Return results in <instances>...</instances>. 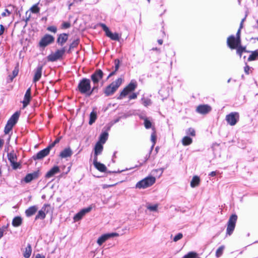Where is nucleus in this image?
I'll use <instances>...</instances> for the list:
<instances>
[{
    "instance_id": "f257e3e1",
    "label": "nucleus",
    "mask_w": 258,
    "mask_h": 258,
    "mask_svg": "<svg viewBox=\"0 0 258 258\" xmlns=\"http://www.w3.org/2000/svg\"><path fill=\"white\" fill-rule=\"evenodd\" d=\"M78 89L82 94H85L89 96L92 94L95 87L91 89L90 80L88 79L84 78L79 83Z\"/></svg>"
},
{
    "instance_id": "f03ea898",
    "label": "nucleus",
    "mask_w": 258,
    "mask_h": 258,
    "mask_svg": "<svg viewBox=\"0 0 258 258\" xmlns=\"http://www.w3.org/2000/svg\"><path fill=\"white\" fill-rule=\"evenodd\" d=\"M156 181V178L153 176H148L138 182L136 185L137 188H146L152 186Z\"/></svg>"
},
{
    "instance_id": "7ed1b4c3",
    "label": "nucleus",
    "mask_w": 258,
    "mask_h": 258,
    "mask_svg": "<svg viewBox=\"0 0 258 258\" xmlns=\"http://www.w3.org/2000/svg\"><path fill=\"white\" fill-rule=\"evenodd\" d=\"M122 82V79L119 78L108 85L104 90V93L105 95L106 96H109L113 94L117 89L121 85Z\"/></svg>"
},
{
    "instance_id": "20e7f679",
    "label": "nucleus",
    "mask_w": 258,
    "mask_h": 258,
    "mask_svg": "<svg viewBox=\"0 0 258 258\" xmlns=\"http://www.w3.org/2000/svg\"><path fill=\"white\" fill-rule=\"evenodd\" d=\"M137 87V83L135 80H132L130 84L126 86L120 92L118 97V99H122L131 92L134 91Z\"/></svg>"
},
{
    "instance_id": "39448f33",
    "label": "nucleus",
    "mask_w": 258,
    "mask_h": 258,
    "mask_svg": "<svg viewBox=\"0 0 258 258\" xmlns=\"http://www.w3.org/2000/svg\"><path fill=\"white\" fill-rule=\"evenodd\" d=\"M19 115L20 113L18 112H16L8 120L4 130L5 134H9L12 130L13 127L17 122Z\"/></svg>"
},
{
    "instance_id": "423d86ee",
    "label": "nucleus",
    "mask_w": 258,
    "mask_h": 258,
    "mask_svg": "<svg viewBox=\"0 0 258 258\" xmlns=\"http://www.w3.org/2000/svg\"><path fill=\"white\" fill-rule=\"evenodd\" d=\"M237 220V216L236 214H232L229 218L226 229L227 234L230 235L233 232Z\"/></svg>"
},
{
    "instance_id": "0eeeda50",
    "label": "nucleus",
    "mask_w": 258,
    "mask_h": 258,
    "mask_svg": "<svg viewBox=\"0 0 258 258\" xmlns=\"http://www.w3.org/2000/svg\"><path fill=\"white\" fill-rule=\"evenodd\" d=\"M240 44V38H236L234 35H231L227 38V44L232 49H235Z\"/></svg>"
},
{
    "instance_id": "6e6552de",
    "label": "nucleus",
    "mask_w": 258,
    "mask_h": 258,
    "mask_svg": "<svg viewBox=\"0 0 258 258\" xmlns=\"http://www.w3.org/2000/svg\"><path fill=\"white\" fill-rule=\"evenodd\" d=\"M239 114L237 112H233L228 114L226 116V120L230 125H234L239 120Z\"/></svg>"
},
{
    "instance_id": "1a4fd4ad",
    "label": "nucleus",
    "mask_w": 258,
    "mask_h": 258,
    "mask_svg": "<svg viewBox=\"0 0 258 258\" xmlns=\"http://www.w3.org/2000/svg\"><path fill=\"white\" fill-rule=\"evenodd\" d=\"M7 156L13 169H16L20 167V164L17 162V155L14 151L8 153Z\"/></svg>"
},
{
    "instance_id": "9d476101",
    "label": "nucleus",
    "mask_w": 258,
    "mask_h": 258,
    "mask_svg": "<svg viewBox=\"0 0 258 258\" xmlns=\"http://www.w3.org/2000/svg\"><path fill=\"white\" fill-rule=\"evenodd\" d=\"M65 49L64 48L57 50L54 53L49 54L47 56V59L49 61H55L60 58L64 54Z\"/></svg>"
},
{
    "instance_id": "9b49d317",
    "label": "nucleus",
    "mask_w": 258,
    "mask_h": 258,
    "mask_svg": "<svg viewBox=\"0 0 258 258\" xmlns=\"http://www.w3.org/2000/svg\"><path fill=\"white\" fill-rule=\"evenodd\" d=\"M118 236L119 234L116 232L104 234L98 238L97 243L99 246H101L108 239L114 237H118Z\"/></svg>"
},
{
    "instance_id": "f8f14e48",
    "label": "nucleus",
    "mask_w": 258,
    "mask_h": 258,
    "mask_svg": "<svg viewBox=\"0 0 258 258\" xmlns=\"http://www.w3.org/2000/svg\"><path fill=\"white\" fill-rule=\"evenodd\" d=\"M101 26L105 31L106 35L113 40H119L120 36L117 33H112L109 28L104 24H101Z\"/></svg>"
},
{
    "instance_id": "ddd939ff",
    "label": "nucleus",
    "mask_w": 258,
    "mask_h": 258,
    "mask_svg": "<svg viewBox=\"0 0 258 258\" xmlns=\"http://www.w3.org/2000/svg\"><path fill=\"white\" fill-rule=\"evenodd\" d=\"M54 40V38L50 35L46 34L42 38L39 42V45L41 47H45L52 43Z\"/></svg>"
},
{
    "instance_id": "4468645a",
    "label": "nucleus",
    "mask_w": 258,
    "mask_h": 258,
    "mask_svg": "<svg viewBox=\"0 0 258 258\" xmlns=\"http://www.w3.org/2000/svg\"><path fill=\"white\" fill-rule=\"evenodd\" d=\"M50 207V205L45 204L42 207L41 209L39 210L35 217V220L44 219L46 217V213L48 212V208Z\"/></svg>"
},
{
    "instance_id": "2eb2a0df",
    "label": "nucleus",
    "mask_w": 258,
    "mask_h": 258,
    "mask_svg": "<svg viewBox=\"0 0 258 258\" xmlns=\"http://www.w3.org/2000/svg\"><path fill=\"white\" fill-rule=\"evenodd\" d=\"M103 72L99 69L96 70L94 73H93L91 76V78L92 80L94 85L97 84L99 81L103 78Z\"/></svg>"
},
{
    "instance_id": "dca6fc26",
    "label": "nucleus",
    "mask_w": 258,
    "mask_h": 258,
    "mask_svg": "<svg viewBox=\"0 0 258 258\" xmlns=\"http://www.w3.org/2000/svg\"><path fill=\"white\" fill-rule=\"evenodd\" d=\"M50 150V149L48 147H47V148L40 151L35 155L33 156V159L36 160L43 159L49 154Z\"/></svg>"
},
{
    "instance_id": "f3484780",
    "label": "nucleus",
    "mask_w": 258,
    "mask_h": 258,
    "mask_svg": "<svg viewBox=\"0 0 258 258\" xmlns=\"http://www.w3.org/2000/svg\"><path fill=\"white\" fill-rule=\"evenodd\" d=\"M91 207H88L87 208L81 210L79 212L77 213L74 217V220L75 221H78L81 220L87 213L90 212L91 210Z\"/></svg>"
},
{
    "instance_id": "a211bd4d",
    "label": "nucleus",
    "mask_w": 258,
    "mask_h": 258,
    "mask_svg": "<svg viewBox=\"0 0 258 258\" xmlns=\"http://www.w3.org/2000/svg\"><path fill=\"white\" fill-rule=\"evenodd\" d=\"M211 107L208 105H200L196 109V111L198 113L203 114H207L211 111Z\"/></svg>"
},
{
    "instance_id": "6ab92c4d",
    "label": "nucleus",
    "mask_w": 258,
    "mask_h": 258,
    "mask_svg": "<svg viewBox=\"0 0 258 258\" xmlns=\"http://www.w3.org/2000/svg\"><path fill=\"white\" fill-rule=\"evenodd\" d=\"M39 175V171H35L33 173L28 174L26 175L24 180L26 183L31 182L32 180L36 179Z\"/></svg>"
},
{
    "instance_id": "aec40b11",
    "label": "nucleus",
    "mask_w": 258,
    "mask_h": 258,
    "mask_svg": "<svg viewBox=\"0 0 258 258\" xmlns=\"http://www.w3.org/2000/svg\"><path fill=\"white\" fill-rule=\"evenodd\" d=\"M31 98V88H29L26 91L24 99L22 101L23 108H25L29 104Z\"/></svg>"
},
{
    "instance_id": "412c9836",
    "label": "nucleus",
    "mask_w": 258,
    "mask_h": 258,
    "mask_svg": "<svg viewBox=\"0 0 258 258\" xmlns=\"http://www.w3.org/2000/svg\"><path fill=\"white\" fill-rule=\"evenodd\" d=\"M42 71V66H38L35 70L34 76L33 81L34 83L38 81L41 77Z\"/></svg>"
},
{
    "instance_id": "4be33fe9",
    "label": "nucleus",
    "mask_w": 258,
    "mask_h": 258,
    "mask_svg": "<svg viewBox=\"0 0 258 258\" xmlns=\"http://www.w3.org/2000/svg\"><path fill=\"white\" fill-rule=\"evenodd\" d=\"M93 164L95 167L101 172H105L107 169L104 164L97 161V157L94 158Z\"/></svg>"
},
{
    "instance_id": "5701e85b",
    "label": "nucleus",
    "mask_w": 258,
    "mask_h": 258,
    "mask_svg": "<svg viewBox=\"0 0 258 258\" xmlns=\"http://www.w3.org/2000/svg\"><path fill=\"white\" fill-rule=\"evenodd\" d=\"M59 168L57 166H53L51 169H50L46 174L45 177L47 178H49L53 176L56 173H58L59 172Z\"/></svg>"
},
{
    "instance_id": "b1692460",
    "label": "nucleus",
    "mask_w": 258,
    "mask_h": 258,
    "mask_svg": "<svg viewBox=\"0 0 258 258\" xmlns=\"http://www.w3.org/2000/svg\"><path fill=\"white\" fill-rule=\"evenodd\" d=\"M16 11V8L13 5H9L7 8L5 9V12L2 13V16L3 17L9 16L13 12Z\"/></svg>"
},
{
    "instance_id": "393cba45",
    "label": "nucleus",
    "mask_w": 258,
    "mask_h": 258,
    "mask_svg": "<svg viewBox=\"0 0 258 258\" xmlns=\"http://www.w3.org/2000/svg\"><path fill=\"white\" fill-rule=\"evenodd\" d=\"M73 154V152L70 147L65 148L59 154V156L62 158H65L71 157Z\"/></svg>"
},
{
    "instance_id": "a878e982",
    "label": "nucleus",
    "mask_w": 258,
    "mask_h": 258,
    "mask_svg": "<svg viewBox=\"0 0 258 258\" xmlns=\"http://www.w3.org/2000/svg\"><path fill=\"white\" fill-rule=\"evenodd\" d=\"M68 39V35L66 33H62L58 36L57 39V42L62 46L67 41Z\"/></svg>"
},
{
    "instance_id": "bb28decb",
    "label": "nucleus",
    "mask_w": 258,
    "mask_h": 258,
    "mask_svg": "<svg viewBox=\"0 0 258 258\" xmlns=\"http://www.w3.org/2000/svg\"><path fill=\"white\" fill-rule=\"evenodd\" d=\"M38 208L36 206L30 207L25 211V214L27 217H31L36 212Z\"/></svg>"
},
{
    "instance_id": "cd10ccee",
    "label": "nucleus",
    "mask_w": 258,
    "mask_h": 258,
    "mask_svg": "<svg viewBox=\"0 0 258 258\" xmlns=\"http://www.w3.org/2000/svg\"><path fill=\"white\" fill-rule=\"evenodd\" d=\"M103 149V145L100 143H97L94 148V157H97V156L102 152Z\"/></svg>"
},
{
    "instance_id": "c85d7f7f",
    "label": "nucleus",
    "mask_w": 258,
    "mask_h": 258,
    "mask_svg": "<svg viewBox=\"0 0 258 258\" xmlns=\"http://www.w3.org/2000/svg\"><path fill=\"white\" fill-rule=\"evenodd\" d=\"M200 182V177L197 175L194 176L190 181V186L192 188L198 186L199 185Z\"/></svg>"
},
{
    "instance_id": "c756f323",
    "label": "nucleus",
    "mask_w": 258,
    "mask_h": 258,
    "mask_svg": "<svg viewBox=\"0 0 258 258\" xmlns=\"http://www.w3.org/2000/svg\"><path fill=\"white\" fill-rule=\"evenodd\" d=\"M32 253V248L31 245L28 244L25 248L23 252V256L25 258H29Z\"/></svg>"
},
{
    "instance_id": "7c9ffc66",
    "label": "nucleus",
    "mask_w": 258,
    "mask_h": 258,
    "mask_svg": "<svg viewBox=\"0 0 258 258\" xmlns=\"http://www.w3.org/2000/svg\"><path fill=\"white\" fill-rule=\"evenodd\" d=\"M22 219L20 216L15 217L12 221V225L14 227H18L22 224Z\"/></svg>"
},
{
    "instance_id": "2f4dec72",
    "label": "nucleus",
    "mask_w": 258,
    "mask_h": 258,
    "mask_svg": "<svg viewBox=\"0 0 258 258\" xmlns=\"http://www.w3.org/2000/svg\"><path fill=\"white\" fill-rule=\"evenodd\" d=\"M108 134L106 132L102 133L99 137V141L97 143H100L101 144H104L108 139Z\"/></svg>"
},
{
    "instance_id": "473e14b6",
    "label": "nucleus",
    "mask_w": 258,
    "mask_h": 258,
    "mask_svg": "<svg viewBox=\"0 0 258 258\" xmlns=\"http://www.w3.org/2000/svg\"><path fill=\"white\" fill-rule=\"evenodd\" d=\"M152 129L153 132L151 136V140L153 144L151 147V150H153L156 142V134L155 128L154 127H152Z\"/></svg>"
},
{
    "instance_id": "72a5a7b5",
    "label": "nucleus",
    "mask_w": 258,
    "mask_h": 258,
    "mask_svg": "<svg viewBox=\"0 0 258 258\" xmlns=\"http://www.w3.org/2000/svg\"><path fill=\"white\" fill-rule=\"evenodd\" d=\"M181 142L183 146H188L192 143V140L191 138L189 137L188 136H185L182 138Z\"/></svg>"
},
{
    "instance_id": "f704fd0d",
    "label": "nucleus",
    "mask_w": 258,
    "mask_h": 258,
    "mask_svg": "<svg viewBox=\"0 0 258 258\" xmlns=\"http://www.w3.org/2000/svg\"><path fill=\"white\" fill-rule=\"evenodd\" d=\"M97 118V112L96 111H93L91 112L90 114V117H89V124H92V123H93L96 119Z\"/></svg>"
},
{
    "instance_id": "c9c22d12",
    "label": "nucleus",
    "mask_w": 258,
    "mask_h": 258,
    "mask_svg": "<svg viewBox=\"0 0 258 258\" xmlns=\"http://www.w3.org/2000/svg\"><path fill=\"white\" fill-rule=\"evenodd\" d=\"M258 59V50L252 51L251 54L249 56L247 60L248 61H252Z\"/></svg>"
},
{
    "instance_id": "e433bc0d",
    "label": "nucleus",
    "mask_w": 258,
    "mask_h": 258,
    "mask_svg": "<svg viewBox=\"0 0 258 258\" xmlns=\"http://www.w3.org/2000/svg\"><path fill=\"white\" fill-rule=\"evenodd\" d=\"M39 3L33 5L30 9V11L34 14L39 13L40 12V8L38 7Z\"/></svg>"
},
{
    "instance_id": "4c0bfd02",
    "label": "nucleus",
    "mask_w": 258,
    "mask_h": 258,
    "mask_svg": "<svg viewBox=\"0 0 258 258\" xmlns=\"http://www.w3.org/2000/svg\"><path fill=\"white\" fill-rule=\"evenodd\" d=\"M225 249V246L224 245H221L216 250V256L217 257H220L223 253V251H224V250Z\"/></svg>"
},
{
    "instance_id": "58836bf2",
    "label": "nucleus",
    "mask_w": 258,
    "mask_h": 258,
    "mask_svg": "<svg viewBox=\"0 0 258 258\" xmlns=\"http://www.w3.org/2000/svg\"><path fill=\"white\" fill-rule=\"evenodd\" d=\"M235 49L237 50V53L240 55V56H241L242 53L244 51H245V47H243L241 45V44L238 45L237 47H236Z\"/></svg>"
},
{
    "instance_id": "ea45409f",
    "label": "nucleus",
    "mask_w": 258,
    "mask_h": 258,
    "mask_svg": "<svg viewBox=\"0 0 258 258\" xmlns=\"http://www.w3.org/2000/svg\"><path fill=\"white\" fill-rule=\"evenodd\" d=\"M144 120V125L145 127L147 128H150L152 127V123L146 117L143 118Z\"/></svg>"
},
{
    "instance_id": "a19ab883",
    "label": "nucleus",
    "mask_w": 258,
    "mask_h": 258,
    "mask_svg": "<svg viewBox=\"0 0 258 258\" xmlns=\"http://www.w3.org/2000/svg\"><path fill=\"white\" fill-rule=\"evenodd\" d=\"M158 207V204H155V205H148L147 206V209L151 211H157Z\"/></svg>"
},
{
    "instance_id": "79ce46f5",
    "label": "nucleus",
    "mask_w": 258,
    "mask_h": 258,
    "mask_svg": "<svg viewBox=\"0 0 258 258\" xmlns=\"http://www.w3.org/2000/svg\"><path fill=\"white\" fill-rule=\"evenodd\" d=\"M186 134L187 135H190L192 137H195L196 136V132L194 128H189L186 131Z\"/></svg>"
},
{
    "instance_id": "37998d69",
    "label": "nucleus",
    "mask_w": 258,
    "mask_h": 258,
    "mask_svg": "<svg viewBox=\"0 0 258 258\" xmlns=\"http://www.w3.org/2000/svg\"><path fill=\"white\" fill-rule=\"evenodd\" d=\"M197 256V253L195 252H190L183 256V258H195Z\"/></svg>"
},
{
    "instance_id": "c03bdc74",
    "label": "nucleus",
    "mask_w": 258,
    "mask_h": 258,
    "mask_svg": "<svg viewBox=\"0 0 258 258\" xmlns=\"http://www.w3.org/2000/svg\"><path fill=\"white\" fill-rule=\"evenodd\" d=\"M143 104L145 106H148L152 104L151 100L150 99H143Z\"/></svg>"
},
{
    "instance_id": "a18cd8bd",
    "label": "nucleus",
    "mask_w": 258,
    "mask_h": 258,
    "mask_svg": "<svg viewBox=\"0 0 258 258\" xmlns=\"http://www.w3.org/2000/svg\"><path fill=\"white\" fill-rule=\"evenodd\" d=\"M182 234L181 233H179L174 237L173 241L176 242L178 240L181 239L182 238Z\"/></svg>"
},
{
    "instance_id": "49530a36",
    "label": "nucleus",
    "mask_w": 258,
    "mask_h": 258,
    "mask_svg": "<svg viewBox=\"0 0 258 258\" xmlns=\"http://www.w3.org/2000/svg\"><path fill=\"white\" fill-rule=\"evenodd\" d=\"M60 141V138H57L55 140V141L52 143L51 144H50L48 147H49V148L50 149H51L52 148H53L55 145V144L58 143Z\"/></svg>"
},
{
    "instance_id": "de8ad7c7",
    "label": "nucleus",
    "mask_w": 258,
    "mask_h": 258,
    "mask_svg": "<svg viewBox=\"0 0 258 258\" xmlns=\"http://www.w3.org/2000/svg\"><path fill=\"white\" fill-rule=\"evenodd\" d=\"M18 72H19L18 69H17L16 68H15L14 69V70L13 71V77L10 76L11 81H12L13 78L18 75Z\"/></svg>"
},
{
    "instance_id": "09e8293b",
    "label": "nucleus",
    "mask_w": 258,
    "mask_h": 258,
    "mask_svg": "<svg viewBox=\"0 0 258 258\" xmlns=\"http://www.w3.org/2000/svg\"><path fill=\"white\" fill-rule=\"evenodd\" d=\"M47 29L48 31L53 32L54 33H55L57 31L56 27L55 26H53L48 27Z\"/></svg>"
},
{
    "instance_id": "8fccbe9b",
    "label": "nucleus",
    "mask_w": 258,
    "mask_h": 258,
    "mask_svg": "<svg viewBox=\"0 0 258 258\" xmlns=\"http://www.w3.org/2000/svg\"><path fill=\"white\" fill-rule=\"evenodd\" d=\"M244 71L246 74L248 75L251 71V68L249 67L247 64H246L244 68Z\"/></svg>"
},
{
    "instance_id": "3c124183",
    "label": "nucleus",
    "mask_w": 258,
    "mask_h": 258,
    "mask_svg": "<svg viewBox=\"0 0 258 258\" xmlns=\"http://www.w3.org/2000/svg\"><path fill=\"white\" fill-rule=\"evenodd\" d=\"M79 44V42L78 40H75L70 45V49L73 48L75 47H76Z\"/></svg>"
},
{
    "instance_id": "603ef678",
    "label": "nucleus",
    "mask_w": 258,
    "mask_h": 258,
    "mask_svg": "<svg viewBox=\"0 0 258 258\" xmlns=\"http://www.w3.org/2000/svg\"><path fill=\"white\" fill-rule=\"evenodd\" d=\"M137 96H138V94L137 93H132L131 95H130L128 96V98H129L130 100L135 99H136L137 98Z\"/></svg>"
},
{
    "instance_id": "864d4df0",
    "label": "nucleus",
    "mask_w": 258,
    "mask_h": 258,
    "mask_svg": "<svg viewBox=\"0 0 258 258\" xmlns=\"http://www.w3.org/2000/svg\"><path fill=\"white\" fill-rule=\"evenodd\" d=\"M71 26V24L69 22H64L62 24V27L63 28H68Z\"/></svg>"
},
{
    "instance_id": "5fc2aeb1",
    "label": "nucleus",
    "mask_w": 258,
    "mask_h": 258,
    "mask_svg": "<svg viewBox=\"0 0 258 258\" xmlns=\"http://www.w3.org/2000/svg\"><path fill=\"white\" fill-rule=\"evenodd\" d=\"M117 184V183H114V184H104L102 185V188H104V189L107 188L108 187L113 186L116 185Z\"/></svg>"
},
{
    "instance_id": "6e6d98bb",
    "label": "nucleus",
    "mask_w": 258,
    "mask_h": 258,
    "mask_svg": "<svg viewBox=\"0 0 258 258\" xmlns=\"http://www.w3.org/2000/svg\"><path fill=\"white\" fill-rule=\"evenodd\" d=\"M119 61L117 59L115 60V71H117L119 68Z\"/></svg>"
},
{
    "instance_id": "4d7b16f0",
    "label": "nucleus",
    "mask_w": 258,
    "mask_h": 258,
    "mask_svg": "<svg viewBox=\"0 0 258 258\" xmlns=\"http://www.w3.org/2000/svg\"><path fill=\"white\" fill-rule=\"evenodd\" d=\"M0 27H1V29H0V36H1L4 33V32L5 30V28L3 25H1Z\"/></svg>"
},
{
    "instance_id": "13d9d810",
    "label": "nucleus",
    "mask_w": 258,
    "mask_h": 258,
    "mask_svg": "<svg viewBox=\"0 0 258 258\" xmlns=\"http://www.w3.org/2000/svg\"><path fill=\"white\" fill-rule=\"evenodd\" d=\"M35 258H45V257L43 255H42V254H41L40 253H37L36 255Z\"/></svg>"
},
{
    "instance_id": "bf43d9fd",
    "label": "nucleus",
    "mask_w": 258,
    "mask_h": 258,
    "mask_svg": "<svg viewBox=\"0 0 258 258\" xmlns=\"http://www.w3.org/2000/svg\"><path fill=\"white\" fill-rule=\"evenodd\" d=\"M240 32H241V29H238L237 33H236V36L235 37L236 38H240Z\"/></svg>"
},
{
    "instance_id": "052dcab7",
    "label": "nucleus",
    "mask_w": 258,
    "mask_h": 258,
    "mask_svg": "<svg viewBox=\"0 0 258 258\" xmlns=\"http://www.w3.org/2000/svg\"><path fill=\"white\" fill-rule=\"evenodd\" d=\"M4 230L0 228V239L3 236Z\"/></svg>"
},
{
    "instance_id": "680f3d73",
    "label": "nucleus",
    "mask_w": 258,
    "mask_h": 258,
    "mask_svg": "<svg viewBox=\"0 0 258 258\" xmlns=\"http://www.w3.org/2000/svg\"><path fill=\"white\" fill-rule=\"evenodd\" d=\"M216 175V171H212L209 174V176H214Z\"/></svg>"
},
{
    "instance_id": "e2e57ef3",
    "label": "nucleus",
    "mask_w": 258,
    "mask_h": 258,
    "mask_svg": "<svg viewBox=\"0 0 258 258\" xmlns=\"http://www.w3.org/2000/svg\"><path fill=\"white\" fill-rule=\"evenodd\" d=\"M75 3L73 1L72 2H69V9H71V6L74 4Z\"/></svg>"
},
{
    "instance_id": "0e129e2a",
    "label": "nucleus",
    "mask_w": 258,
    "mask_h": 258,
    "mask_svg": "<svg viewBox=\"0 0 258 258\" xmlns=\"http://www.w3.org/2000/svg\"><path fill=\"white\" fill-rule=\"evenodd\" d=\"M4 144V140L0 139V148L2 147Z\"/></svg>"
},
{
    "instance_id": "69168bd1",
    "label": "nucleus",
    "mask_w": 258,
    "mask_h": 258,
    "mask_svg": "<svg viewBox=\"0 0 258 258\" xmlns=\"http://www.w3.org/2000/svg\"><path fill=\"white\" fill-rule=\"evenodd\" d=\"M127 169H125V170H118L117 171H113V172H112V173H121V172H123L124 171H125Z\"/></svg>"
},
{
    "instance_id": "338daca9",
    "label": "nucleus",
    "mask_w": 258,
    "mask_h": 258,
    "mask_svg": "<svg viewBox=\"0 0 258 258\" xmlns=\"http://www.w3.org/2000/svg\"><path fill=\"white\" fill-rule=\"evenodd\" d=\"M158 42L159 43V44L161 45L163 43V41L162 40L159 39L158 40Z\"/></svg>"
},
{
    "instance_id": "774afa93",
    "label": "nucleus",
    "mask_w": 258,
    "mask_h": 258,
    "mask_svg": "<svg viewBox=\"0 0 258 258\" xmlns=\"http://www.w3.org/2000/svg\"><path fill=\"white\" fill-rule=\"evenodd\" d=\"M114 74V72L111 73L108 76L107 79H108L109 77H110L111 76H112Z\"/></svg>"
}]
</instances>
